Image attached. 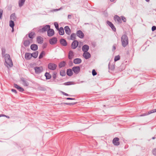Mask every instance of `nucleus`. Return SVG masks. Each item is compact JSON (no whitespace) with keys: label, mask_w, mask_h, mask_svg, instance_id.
<instances>
[{"label":"nucleus","mask_w":156,"mask_h":156,"mask_svg":"<svg viewBox=\"0 0 156 156\" xmlns=\"http://www.w3.org/2000/svg\"><path fill=\"white\" fill-rule=\"evenodd\" d=\"M23 82V85L25 86H27L29 85V83L28 82L25 80L24 79H22L21 80Z\"/></svg>","instance_id":"obj_28"},{"label":"nucleus","mask_w":156,"mask_h":156,"mask_svg":"<svg viewBox=\"0 0 156 156\" xmlns=\"http://www.w3.org/2000/svg\"><path fill=\"white\" fill-rule=\"evenodd\" d=\"M45 55V52L44 51H42L41 53L40 54L39 58V59H41L42 58L43 56Z\"/></svg>","instance_id":"obj_36"},{"label":"nucleus","mask_w":156,"mask_h":156,"mask_svg":"<svg viewBox=\"0 0 156 156\" xmlns=\"http://www.w3.org/2000/svg\"><path fill=\"white\" fill-rule=\"evenodd\" d=\"M120 59V56L119 55H117L114 58V61L116 62L118 60H119Z\"/></svg>","instance_id":"obj_38"},{"label":"nucleus","mask_w":156,"mask_h":156,"mask_svg":"<svg viewBox=\"0 0 156 156\" xmlns=\"http://www.w3.org/2000/svg\"><path fill=\"white\" fill-rule=\"evenodd\" d=\"M30 48L33 50L36 51L38 47L37 44H33L31 45Z\"/></svg>","instance_id":"obj_23"},{"label":"nucleus","mask_w":156,"mask_h":156,"mask_svg":"<svg viewBox=\"0 0 156 156\" xmlns=\"http://www.w3.org/2000/svg\"><path fill=\"white\" fill-rule=\"evenodd\" d=\"M58 30L60 35H63L64 34V30L63 27H60Z\"/></svg>","instance_id":"obj_25"},{"label":"nucleus","mask_w":156,"mask_h":156,"mask_svg":"<svg viewBox=\"0 0 156 156\" xmlns=\"http://www.w3.org/2000/svg\"><path fill=\"white\" fill-rule=\"evenodd\" d=\"M60 75L62 76H64L66 75V73L65 71L62 70L60 72Z\"/></svg>","instance_id":"obj_37"},{"label":"nucleus","mask_w":156,"mask_h":156,"mask_svg":"<svg viewBox=\"0 0 156 156\" xmlns=\"http://www.w3.org/2000/svg\"><path fill=\"white\" fill-rule=\"evenodd\" d=\"M37 41L38 43L42 44L43 41V38L41 36H38L37 38Z\"/></svg>","instance_id":"obj_22"},{"label":"nucleus","mask_w":156,"mask_h":156,"mask_svg":"<svg viewBox=\"0 0 156 156\" xmlns=\"http://www.w3.org/2000/svg\"><path fill=\"white\" fill-rule=\"evenodd\" d=\"M48 67L50 69L54 70L56 69L57 66L54 63H50L48 64Z\"/></svg>","instance_id":"obj_6"},{"label":"nucleus","mask_w":156,"mask_h":156,"mask_svg":"<svg viewBox=\"0 0 156 156\" xmlns=\"http://www.w3.org/2000/svg\"><path fill=\"white\" fill-rule=\"evenodd\" d=\"M47 46V44L46 43H44L43 44L42 48H46Z\"/></svg>","instance_id":"obj_48"},{"label":"nucleus","mask_w":156,"mask_h":156,"mask_svg":"<svg viewBox=\"0 0 156 156\" xmlns=\"http://www.w3.org/2000/svg\"><path fill=\"white\" fill-rule=\"evenodd\" d=\"M107 23L111 28L112 30L114 31H116V28L115 27L111 22L109 21H107Z\"/></svg>","instance_id":"obj_14"},{"label":"nucleus","mask_w":156,"mask_h":156,"mask_svg":"<svg viewBox=\"0 0 156 156\" xmlns=\"http://www.w3.org/2000/svg\"><path fill=\"white\" fill-rule=\"evenodd\" d=\"M5 51H3V50H2V55L5 54Z\"/></svg>","instance_id":"obj_57"},{"label":"nucleus","mask_w":156,"mask_h":156,"mask_svg":"<svg viewBox=\"0 0 156 156\" xmlns=\"http://www.w3.org/2000/svg\"><path fill=\"white\" fill-rule=\"evenodd\" d=\"M155 138V137H152V139H154Z\"/></svg>","instance_id":"obj_61"},{"label":"nucleus","mask_w":156,"mask_h":156,"mask_svg":"<svg viewBox=\"0 0 156 156\" xmlns=\"http://www.w3.org/2000/svg\"><path fill=\"white\" fill-rule=\"evenodd\" d=\"M67 74L69 76H71L73 74V72L71 69H68L67 70Z\"/></svg>","instance_id":"obj_27"},{"label":"nucleus","mask_w":156,"mask_h":156,"mask_svg":"<svg viewBox=\"0 0 156 156\" xmlns=\"http://www.w3.org/2000/svg\"><path fill=\"white\" fill-rule=\"evenodd\" d=\"M114 19L115 21H117L118 23H121L122 20L117 15H115L114 16Z\"/></svg>","instance_id":"obj_17"},{"label":"nucleus","mask_w":156,"mask_h":156,"mask_svg":"<svg viewBox=\"0 0 156 156\" xmlns=\"http://www.w3.org/2000/svg\"><path fill=\"white\" fill-rule=\"evenodd\" d=\"M16 18V17L15 13H13L10 16V19L11 20H15Z\"/></svg>","instance_id":"obj_35"},{"label":"nucleus","mask_w":156,"mask_h":156,"mask_svg":"<svg viewBox=\"0 0 156 156\" xmlns=\"http://www.w3.org/2000/svg\"><path fill=\"white\" fill-rule=\"evenodd\" d=\"M122 45L123 47H125L128 44L129 41L127 36L125 34L122 35L121 38Z\"/></svg>","instance_id":"obj_2"},{"label":"nucleus","mask_w":156,"mask_h":156,"mask_svg":"<svg viewBox=\"0 0 156 156\" xmlns=\"http://www.w3.org/2000/svg\"><path fill=\"white\" fill-rule=\"evenodd\" d=\"M45 76L46 77L47 79H49L51 77V76L49 73H46L45 74Z\"/></svg>","instance_id":"obj_32"},{"label":"nucleus","mask_w":156,"mask_h":156,"mask_svg":"<svg viewBox=\"0 0 156 156\" xmlns=\"http://www.w3.org/2000/svg\"><path fill=\"white\" fill-rule=\"evenodd\" d=\"M76 34L74 33L72 34L70 36V39L72 40H74L76 39Z\"/></svg>","instance_id":"obj_34"},{"label":"nucleus","mask_w":156,"mask_h":156,"mask_svg":"<svg viewBox=\"0 0 156 156\" xmlns=\"http://www.w3.org/2000/svg\"><path fill=\"white\" fill-rule=\"evenodd\" d=\"M82 60L81 59L76 58L73 60V62L75 64H79L81 62Z\"/></svg>","instance_id":"obj_24"},{"label":"nucleus","mask_w":156,"mask_h":156,"mask_svg":"<svg viewBox=\"0 0 156 156\" xmlns=\"http://www.w3.org/2000/svg\"><path fill=\"white\" fill-rule=\"evenodd\" d=\"M74 56L73 52V51L70 50L69 51L68 54V58L69 59L71 60Z\"/></svg>","instance_id":"obj_19"},{"label":"nucleus","mask_w":156,"mask_h":156,"mask_svg":"<svg viewBox=\"0 0 156 156\" xmlns=\"http://www.w3.org/2000/svg\"><path fill=\"white\" fill-rule=\"evenodd\" d=\"M72 70L75 74H78L80 70V68L79 66H75L72 68Z\"/></svg>","instance_id":"obj_7"},{"label":"nucleus","mask_w":156,"mask_h":156,"mask_svg":"<svg viewBox=\"0 0 156 156\" xmlns=\"http://www.w3.org/2000/svg\"><path fill=\"white\" fill-rule=\"evenodd\" d=\"M147 2H148L150 0H145Z\"/></svg>","instance_id":"obj_60"},{"label":"nucleus","mask_w":156,"mask_h":156,"mask_svg":"<svg viewBox=\"0 0 156 156\" xmlns=\"http://www.w3.org/2000/svg\"><path fill=\"white\" fill-rule=\"evenodd\" d=\"M14 87L16 88H17L18 90H19V88L20 87V86H19V85H17L16 84H14Z\"/></svg>","instance_id":"obj_44"},{"label":"nucleus","mask_w":156,"mask_h":156,"mask_svg":"<svg viewBox=\"0 0 156 156\" xmlns=\"http://www.w3.org/2000/svg\"><path fill=\"white\" fill-rule=\"evenodd\" d=\"M66 99H67V100H74L75 99L71 98H66Z\"/></svg>","instance_id":"obj_55"},{"label":"nucleus","mask_w":156,"mask_h":156,"mask_svg":"<svg viewBox=\"0 0 156 156\" xmlns=\"http://www.w3.org/2000/svg\"><path fill=\"white\" fill-rule=\"evenodd\" d=\"M50 27V26L49 25H46L43 26L42 28L39 29L38 32L40 33H43L46 31H48Z\"/></svg>","instance_id":"obj_3"},{"label":"nucleus","mask_w":156,"mask_h":156,"mask_svg":"<svg viewBox=\"0 0 156 156\" xmlns=\"http://www.w3.org/2000/svg\"><path fill=\"white\" fill-rule=\"evenodd\" d=\"M151 29H152V31H154L155 30H156V27L155 26H153L152 27Z\"/></svg>","instance_id":"obj_47"},{"label":"nucleus","mask_w":156,"mask_h":156,"mask_svg":"<svg viewBox=\"0 0 156 156\" xmlns=\"http://www.w3.org/2000/svg\"><path fill=\"white\" fill-rule=\"evenodd\" d=\"M56 74L57 73L54 72L53 73V75H52V77L54 79H55L56 78Z\"/></svg>","instance_id":"obj_39"},{"label":"nucleus","mask_w":156,"mask_h":156,"mask_svg":"<svg viewBox=\"0 0 156 156\" xmlns=\"http://www.w3.org/2000/svg\"><path fill=\"white\" fill-rule=\"evenodd\" d=\"M35 73L36 74H40L41 73L43 70V68L42 66H36L34 67Z\"/></svg>","instance_id":"obj_5"},{"label":"nucleus","mask_w":156,"mask_h":156,"mask_svg":"<svg viewBox=\"0 0 156 156\" xmlns=\"http://www.w3.org/2000/svg\"><path fill=\"white\" fill-rule=\"evenodd\" d=\"M77 36L80 38H83L84 37V34L80 30H78L76 33Z\"/></svg>","instance_id":"obj_10"},{"label":"nucleus","mask_w":156,"mask_h":156,"mask_svg":"<svg viewBox=\"0 0 156 156\" xmlns=\"http://www.w3.org/2000/svg\"><path fill=\"white\" fill-rule=\"evenodd\" d=\"M64 30H65L66 33L68 35H69L71 33V30L69 27L68 26L65 27H64Z\"/></svg>","instance_id":"obj_18"},{"label":"nucleus","mask_w":156,"mask_h":156,"mask_svg":"<svg viewBox=\"0 0 156 156\" xmlns=\"http://www.w3.org/2000/svg\"><path fill=\"white\" fill-rule=\"evenodd\" d=\"M153 154L155 155H156V149H154L153 151Z\"/></svg>","instance_id":"obj_49"},{"label":"nucleus","mask_w":156,"mask_h":156,"mask_svg":"<svg viewBox=\"0 0 156 156\" xmlns=\"http://www.w3.org/2000/svg\"><path fill=\"white\" fill-rule=\"evenodd\" d=\"M71 15H68V19H70L71 18Z\"/></svg>","instance_id":"obj_54"},{"label":"nucleus","mask_w":156,"mask_h":156,"mask_svg":"<svg viewBox=\"0 0 156 156\" xmlns=\"http://www.w3.org/2000/svg\"><path fill=\"white\" fill-rule=\"evenodd\" d=\"M11 91L12 92L14 93L15 94H16L17 93V91H16V90L14 89H12Z\"/></svg>","instance_id":"obj_53"},{"label":"nucleus","mask_w":156,"mask_h":156,"mask_svg":"<svg viewBox=\"0 0 156 156\" xmlns=\"http://www.w3.org/2000/svg\"><path fill=\"white\" fill-rule=\"evenodd\" d=\"M3 11L2 9H0V19H2V16L3 14Z\"/></svg>","instance_id":"obj_41"},{"label":"nucleus","mask_w":156,"mask_h":156,"mask_svg":"<svg viewBox=\"0 0 156 156\" xmlns=\"http://www.w3.org/2000/svg\"><path fill=\"white\" fill-rule=\"evenodd\" d=\"M60 42L61 44L64 46H66L67 45L66 41L64 39H61L60 40Z\"/></svg>","instance_id":"obj_16"},{"label":"nucleus","mask_w":156,"mask_h":156,"mask_svg":"<svg viewBox=\"0 0 156 156\" xmlns=\"http://www.w3.org/2000/svg\"><path fill=\"white\" fill-rule=\"evenodd\" d=\"M14 23L13 21L11 20L9 21V26L13 30L14 26Z\"/></svg>","instance_id":"obj_30"},{"label":"nucleus","mask_w":156,"mask_h":156,"mask_svg":"<svg viewBox=\"0 0 156 156\" xmlns=\"http://www.w3.org/2000/svg\"><path fill=\"white\" fill-rule=\"evenodd\" d=\"M66 104L68 105H74L75 104V103H65Z\"/></svg>","instance_id":"obj_45"},{"label":"nucleus","mask_w":156,"mask_h":156,"mask_svg":"<svg viewBox=\"0 0 156 156\" xmlns=\"http://www.w3.org/2000/svg\"><path fill=\"white\" fill-rule=\"evenodd\" d=\"M38 53V51H36L32 54H31V55H32V57H33L34 58H36L37 56Z\"/></svg>","instance_id":"obj_31"},{"label":"nucleus","mask_w":156,"mask_h":156,"mask_svg":"<svg viewBox=\"0 0 156 156\" xmlns=\"http://www.w3.org/2000/svg\"><path fill=\"white\" fill-rule=\"evenodd\" d=\"M20 91L23 92L24 91V89L22 87H20L19 89L18 90Z\"/></svg>","instance_id":"obj_51"},{"label":"nucleus","mask_w":156,"mask_h":156,"mask_svg":"<svg viewBox=\"0 0 156 156\" xmlns=\"http://www.w3.org/2000/svg\"><path fill=\"white\" fill-rule=\"evenodd\" d=\"M5 65L8 68L12 67L13 63L10 55L8 54H6L5 55Z\"/></svg>","instance_id":"obj_1"},{"label":"nucleus","mask_w":156,"mask_h":156,"mask_svg":"<svg viewBox=\"0 0 156 156\" xmlns=\"http://www.w3.org/2000/svg\"><path fill=\"white\" fill-rule=\"evenodd\" d=\"M155 112H156V109H154L152 110H150V111H149L148 112V113H143L141 115H140V116H146V115H149L151 114V113H154Z\"/></svg>","instance_id":"obj_12"},{"label":"nucleus","mask_w":156,"mask_h":156,"mask_svg":"<svg viewBox=\"0 0 156 156\" xmlns=\"http://www.w3.org/2000/svg\"><path fill=\"white\" fill-rule=\"evenodd\" d=\"M27 35H26V37H27Z\"/></svg>","instance_id":"obj_63"},{"label":"nucleus","mask_w":156,"mask_h":156,"mask_svg":"<svg viewBox=\"0 0 156 156\" xmlns=\"http://www.w3.org/2000/svg\"><path fill=\"white\" fill-rule=\"evenodd\" d=\"M116 44H114L113 46L112 50L114 51L116 48Z\"/></svg>","instance_id":"obj_46"},{"label":"nucleus","mask_w":156,"mask_h":156,"mask_svg":"<svg viewBox=\"0 0 156 156\" xmlns=\"http://www.w3.org/2000/svg\"><path fill=\"white\" fill-rule=\"evenodd\" d=\"M115 0H110V1L112 2H114Z\"/></svg>","instance_id":"obj_58"},{"label":"nucleus","mask_w":156,"mask_h":156,"mask_svg":"<svg viewBox=\"0 0 156 156\" xmlns=\"http://www.w3.org/2000/svg\"><path fill=\"white\" fill-rule=\"evenodd\" d=\"M25 0H20L19 1V5L20 7L22 6L24 4Z\"/></svg>","instance_id":"obj_29"},{"label":"nucleus","mask_w":156,"mask_h":156,"mask_svg":"<svg viewBox=\"0 0 156 156\" xmlns=\"http://www.w3.org/2000/svg\"><path fill=\"white\" fill-rule=\"evenodd\" d=\"M3 116H4L6 117L7 118H9V116H7V115H3Z\"/></svg>","instance_id":"obj_56"},{"label":"nucleus","mask_w":156,"mask_h":156,"mask_svg":"<svg viewBox=\"0 0 156 156\" xmlns=\"http://www.w3.org/2000/svg\"><path fill=\"white\" fill-rule=\"evenodd\" d=\"M57 38L55 37H53L50 39L49 42L50 44L51 45L57 43Z\"/></svg>","instance_id":"obj_13"},{"label":"nucleus","mask_w":156,"mask_h":156,"mask_svg":"<svg viewBox=\"0 0 156 156\" xmlns=\"http://www.w3.org/2000/svg\"><path fill=\"white\" fill-rule=\"evenodd\" d=\"M78 44V41L77 40H74L71 44V48L73 49H75L77 47Z\"/></svg>","instance_id":"obj_8"},{"label":"nucleus","mask_w":156,"mask_h":156,"mask_svg":"<svg viewBox=\"0 0 156 156\" xmlns=\"http://www.w3.org/2000/svg\"><path fill=\"white\" fill-rule=\"evenodd\" d=\"M55 32L54 30L52 29H50V28L47 31L48 36L51 37L53 36Z\"/></svg>","instance_id":"obj_9"},{"label":"nucleus","mask_w":156,"mask_h":156,"mask_svg":"<svg viewBox=\"0 0 156 156\" xmlns=\"http://www.w3.org/2000/svg\"><path fill=\"white\" fill-rule=\"evenodd\" d=\"M26 37H25L23 38V42L24 46L25 47H27L29 46L30 43H32V40L30 39L29 40H26Z\"/></svg>","instance_id":"obj_4"},{"label":"nucleus","mask_w":156,"mask_h":156,"mask_svg":"<svg viewBox=\"0 0 156 156\" xmlns=\"http://www.w3.org/2000/svg\"><path fill=\"white\" fill-rule=\"evenodd\" d=\"M3 114H2V115H0V117H1V116H3Z\"/></svg>","instance_id":"obj_59"},{"label":"nucleus","mask_w":156,"mask_h":156,"mask_svg":"<svg viewBox=\"0 0 156 156\" xmlns=\"http://www.w3.org/2000/svg\"><path fill=\"white\" fill-rule=\"evenodd\" d=\"M90 54L88 52H84L83 54V57L86 59H88L90 57Z\"/></svg>","instance_id":"obj_15"},{"label":"nucleus","mask_w":156,"mask_h":156,"mask_svg":"<svg viewBox=\"0 0 156 156\" xmlns=\"http://www.w3.org/2000/svg\"><path fill=\"white\" fill-rule=\"evenodd\" d=\"M122 21L124 22H125L126 21V18L124 16H122Z\"/></svg>","instance_id":"obj_50"},{"label":"nucleus","mask_w":156,"mask_h":156,"mask_svg":"<svg viewBox=\"0 0 156 156\" xmlns=\"http://www.w3.org/2000/svg\"><path fill=\"white\" fill-rule=\"evenodd\" d=\"M89 49V46L87 44L84 45L82 48V51L84 52H87Z\"/></svg>","instance_id":"obj_20"},{"label":"nucleus","mask_w":156,"mask_h":156,"mask_svg":"<svg viewBox=\"0 0 156 156\" xmlns=\"http://www.w3.org/2000/svg\"><path fill=\"white\" fill-rule=\"evenodd\" d=\"M32 55L29 53H27L25 54V58L27 60H29L32 57Z\"/></svg>","instance_id":"obj_21"},{"label":"nucleus","mask_w":156,"mask_h":156,"mask_svg":"<svg viewBox=\"0 0 156 156\" xmlns=\"http://www.w3.org/2000/svg\"><path fill=\"white\" fill-rule=\"evenodd\" d=\"M35 33L34 32H31L28 34V37L30 38V39H32L34 38Z\"/></svg>","instance_id":"obj_26"},{"label":"nucleus","mask_w":156,"mask_h":156,"mask_svg":"<svg viewBox=\"0 0 156 156\" xmlns=\"http://www.w3.org/2000/svg\"><path fill=\"white\" fill-rule=\"evenodd\" d=\"M66 62L64 61L61 62L59 65V66L60 68H61L65 66Z\"/></svg>","instance_id":"obj_33"},{"label":"nucleus","mask_w":156,"mask_h":156,"mask_svg":"<svg viewBox=\"0 0 156 156\" xmlns=\"http://www.w3.org/2000/svg\"><path fill=\"white\" fill-rule=\"evenodd\" d=\"M119 139L118 137H115L112 140L113 144L115 146H118L119 145L120 143L119 141Z\"/></svg>","instance_id":"obj_11"},{"label":"nucleus","mask_w":156,"mask_h":156,"mask_svg":"<svg viewBox=\"0 0 156 156\" xmlns=\"http://www.w3.org/2000/svg\"><path fill=\"white\" fill-rule=\"evenodd\" d=\"M62 93L64 95L66 96H69V95L67 93H65L63 92H62Z\"/></svg>","instance_id":"obj_52"},{"label":"nucleus","mask_w":156,"mask_h":156,"mask_svg":"<svg viewBox=\"0 0 156 156\" xmlns=\"http://www.w3.org/2000/svg\"><path fill=\"white\" fill-rule=\"evenodd\" d=\"M71 82H67L65 83H64V84L65 85H69L71 84Z\"/></svg>","instance_id":"obj_43"},{"label":"nucleus","mask_w":156,"mask_h":156,"mask_svg":"<svg viewBox=\"0 0 156 156\" xmlns=\"http://www.w3.org/2000/svg\"><path fill=\"white\" fill-rule=\"evenodd\" d=\"M62 9V8H60L59 9H58V10H60L61 9Z\"/></svg>","instance_id":"obj_62"},{"label":"nucleus","mask_w":156,"mask_h":156,"mask_svg":"<svg viewBox=\"0 0 156 156\" xmlns=\"http://www.w3.org/2000/svg\"><path fill=\"white\" fill-rule=\"evenodd\" d=\"M54 24L55 28L58 30L59 29L58 23L57 22H55Z\"/></svg>","instance_id":"obj_40"},{"label":"nucleus","mask_w":156,"mask_h":156,"mask_svg":"<svg viewBox=\"0 0 156 156\" xmlns=\"http://www.w3.org/2000/svg\"><path fill=\"white\" fill-rule=\"evenodd\" d=\"M97 73L94 69H93L92 71V74L93 76L97 75Z\"/></svg>","instance_id":"obj_42"}]
</instances>
